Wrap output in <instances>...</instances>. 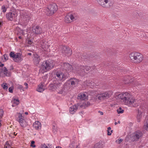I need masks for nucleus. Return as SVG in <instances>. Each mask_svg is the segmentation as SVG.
Returning <instances> with one entry per match:
<instances>
[{"label":"nucleus","mask_w":148,"mask_h":148,"mask_svg":"<svg viewBox=\"0 0 148 148\" xmlns=\"http://www.w3.org/2000/svg\"><path fill=\"white\" fill-rule=\"evenodd\" d=\"M118 97L127 105H129L134 107H137L139 105L137 103V100L132 97L130 95L125 92L119 94Z\"/></svg>","instance_id":"f257e3e1"},{"label":"nucleus","mask_w":148,"mask_h":148,"mask_svg":"<svg viewBox=\"0 0 148 148\" xmlns=\"http://www.w3.org/2000/svg\"><path fill=\"white\" fill-rule=\"evenodd\" d=\"M129 57L131 61L134 63H139L143 59L142 55L137 52H132L130 53Z\"/></svg>","instance_id":"f03ea898"},{"label":"nucleus","mask_w":148,"mask_h":148,"mask_svg":"<svg viewBox=\"0 0 148 148\" xmlns=\"http://www.w3.org/2000/svg\"><path fill=\"white\" fill-rule=\"evenodd\" d=\"M54 65L52 61H44L41 65V69L44 72H46L51 69Z\"/></svg>","instance_id":"7ed1b4c3"},{"label":"nucleus","mask_w":148,"mask_h":148,"mask_svg":"<svg viewBox=\"0 0 148 148\" xmlns=\"http://www.w3.org/2000/svg\"><path fill=\"white\" fill-rule=\"evenodd\" d=\"M58 9L57 5L55 3H53L48 6L45 12L47 15L51 16L56 12Z\"/></svg>","instance_id":"20e7f679"},{"label":"nucleus","mask_w":148,"mask_h":148,"mask_svg":"<svg viewBox=\"0 0 148 148\" xmlns=\"http://www.w3.org/2000/svg\"><path fill=\"white\" fill-rule=\"evenodd\" d=\"M10 57L13 58V60L15 62H19L23 60V57L21 53H14L13 51L11 52L9 54Z\"/></svg>","instance_id":"39448f33"},{"label":"nucleus","mask_w":148,"mask_h":148,"mask_svg":"<svg viewBox=\"0 0 148 148\" xmlns=\"http://www.w3.org/2000/svg\"><path fill=\"white\" fill-rule=\"evenodd\" d=\"M98 3L102 7L108 8L113 4V0H97Z\"/></svg>","instance_id":"423d86ee"},{"label":"nucleus","mask_w":148,"mask_h":148,"mask_svg":"<svg viewBox=\"0 0 148 148\" xmlns=\"http://www.w3.org/2000/svg\"><path fill=\"white\" fill-rule=\"evenodd\" d=\"M76 15L75 13H69L64 18V21L66 23H71L76 20Z\"/></svg>","instance_id":"0eeeda50"},{"label":"nucleus","mask_w":148,"mask_h":148,"mask_svg":"<svg viewBox=\"0 0 148 148\" xmlns=\"http://www.w3.org/2000/svg\"><path fill=\"white\" fill-rule=\"evenodd\" d=\"M111 94L112 93L111 92L106 91L97 94L96 97L99 100H103L109 98Z\"/></svg>","instance_id":"6e6552de"},{"label":"nucleus","mask_w":148,"mask_h":148,"mask_svg":"<svg viewBox=\"0 0 148 148\" xmlns=\"http://www.w3.org/2000/svg\"><path fill=\"white\" fill-rule=\"evenodd\" d=\"M56 77H57V79L60 80H63L64 81L67 78V77L64 73L61 71H58L56 72L55 73Z\"/></svg>","instance_id":"1a4fd4ad"},{"label":"nucleus","mask_w":148,"mask_h":148,"mask_svg":"<svg viewBox=\"0 0 148 148\" xmlns=\"http://www.w3.org/2000/svg\"><path fill=\"white\" fill-rule=\"evenodd\" d=\"M32 30V33L35 35L40 34L42 32L41 28L38 26H33Z\"/></svg>","instance_id":"9d476101"},{"label":"nucleus","mask_w":148,"mask_h":148,"mask_svg":"<svg viewBox=\"0 0 148 148\" xmlns=\"http://www.w3.org/2000/svg\"><path fill=\"white\" fill-rule=\"evenodd\" d=\"M17 15V13L15 12L11 11L6 14V17L8 20L12 21L15 19Z\"/></svg>","instance_id":"9b49d317"},{"label":"nucleus","mask_w":148,"mask_h":148,"mask_svg":"<svg viewBox=\"0 0 148 148\" xmlns=\"http://www.w3.org/2000/svg\"><path fill=\"white\" fill-rule=\"evenodd\" d=\"M17 121L19 122L22 127H24L27 126L25 120L24 119V117L22 116V114L20 113H18V118Z\"/></svg>","instance_id":"f8f14e48"},{"label":"nucleus","mask_w":148,"mask_h":148,"mask_svg":"<svg viewBox=\"0 0 148 148\" xmlns=\"http://www.w3.org/2000/svg\"><path fill=\"white\" fill-rule=\"evenodd\" d=\"M62 48V52L64 53V55L67 56H70L71 55L72 53V51L69 47L65 46H63Z\"/></svg>","instance_id":"ddd939ff"},{"label":"nucleus","mask_w":148,"mask_h":148,"mask_svg":"<svg viewBox=\"0 0 148 148\" xmlns=\"http://www.w3.org/2000/svg\"><path fill=\"white\" fill-rule=\"evenodd\" d=\"M142 135L143 133L141 131L139 130L137 131L134 133L133 136L132 137L133 140L132 139V140L134 141H137Z\"/></svg>","instance_id":"4468645a"},{"label":"nucleus","mask_w":148,"mask_h":148,"mask_svg":"<svg viewBox=\"0 0 148 148\" xmlns=\"http://www.w3.org/2000/svg\"><path fill=\"white\" fill-rule=\"evenodd\" d=\"M63 69L68 71H71L73 70V68L71 65L68 63H63L61 65Z\"/></svg>","instance_id":"2eb2a0df"},{"label":"nucleus","mask_w":148,"mask_h":148,"mask_svg":"<svg viewBox=\"0 0 148 148\" xmlns=\"http://www.w3.org/2000/svg\"><path fill=\"white\" fill-rule=\"evenodd\" d=\"M46 89V87L44 82L41 83L39 84L37 89V90L39 92H42Z\"/></svg>","instance_id":"dca6fc26"},{"label":"nucleus","mask_w":148,"mask_h":148,"mask_svg":"<svg viewBox=\"0 0 148 148\" xmlns=\"http://www.w3.org/2000/svg\"><path fill=\"white\" fill-rule=\"evenodd\" d=\"M78 108V106L75 105L71 106L69 108V112L71 114H74Z\"/></svg>","instance_id":"f3484780"},{"label":"nucleus","mask_w":148,"mask_h":148,"mask_svg":"<svg viewBox=\"0 0 148 148\" xmlns=\"http://www.w3.org/2000/svg\"><path fill=\"white\" fill-rule=\"evenodd\" d=\"M87 98V96H86L85 93H81L78 94L77 96V99L81 100H85Z\"/></svg>","instance_id":"a211bd4d"},{"label":"nucleus","mask_w":148,"mask_h":148,"mask_svg":"<svg viewBox=\"0 0 148 148\" xmlns=\"http://www.w3.org/2000/svg\"><path fill=\"white\" fill-rule=\"evenodd\" d=\"M33 126L36 130H38L41 128V124L38 121H36L34 123Z\"/></svg>","instance_id":"6ab92c4d"},{"label":"nucleus","mask_w":148,"mask_h":148,"mask_svg":"<svg viewBox=\"0 0 148 148\" xmlns=\"http://www.w3.org/2000/svg\"><path fill=\"white\" fill-rule=\"evenodd\" d=\"M71 85L73 86H75L76 84H77L79 82L78 79L74 78H71L69 80Z\"/></svg>","instance_id":"aec40b11"},{"label":"nucleus","mask_w":148,"mask_h":148,"mask_svg":"<svg viewBox=\"0 0 148 148\" xmlns=\"http://www.w3.org/2000/svg\"><path fill=\"white\" fill-rule=\"evenodd\" d=\"M2 72L5 76L9 77L11 75V73L8 71L5 67H3Z\"/></svg>","instance_id":"412c9836"},{"label":"nucleus","mask_w":148,"mask_h":148,"mask_svg":"<svg viewBox=\"0 0 148 148\" xmlns=\"http://www.w3.org/2000/svg\"><path fill=\"white\" fill-rule=\"evenodd\" d=\"M40 58L37 54L35 55L34 59V62L36 65L38 64L40 62Z\"/></svg>","instance_id":"4be33fe9"},{"label":"nucleus","mask_w":148,"mask_h":148,"mask_svg":"<svg viewBox=\"0 0 148 148\" xmlns=\"http://www.w3.org/2000/svg\"><path fill=\"white\" fill-rule=\"evenodd\" d=\"M142 117V113L139 110H138L137 116V120L138 122H140Z\"/></svg>","instance_id":"5701e85b"},{"label":"nucleus","mask_w":148,"mask_h":148,"mask_svg":"<svg viewBox=\"0 0 148 148\" xmlns=\"http://www.w3.org/2000/svg\"><path fill=\"white\" fill-rule=\"evenodd\" d=\"M40 45L41 48L44 50H46L48 48V45L47 42H44L43 41L41 42Z\"/></svg>","instance_id":"b1692460"},{"label":"nucleus","mask_w":148,"mask_h":148,"mask_svg":"<svg viewBox=\"0 0 148 148\" xmlns=\"http://www.w3.org/2000/svg\"><path fill=\"white\" fill-rule=\"evenodd\" d=\"M90 69V67L89 66H81L80 67V69L82 72H85L86 71H88Z\"/></svg>","instance_id":"393cba45"},{"label":"nucleus","mask_w":148,"mask_h":148,"mask_svg":"<svg viewBox=\"0 0 148 148\" xmlns=\"http://www.w3.org/2000/svg\"><path fill=\"white\" fill-rule=\"evenodd\" d=\"M55 84L56 87V89H59L62 88V84L61 82L57 81L55 82Z\"/></svg>","instance_id":"a878e982"},{"label":"nucleus","mask_w":148,"mask_h":148,"mask_svg":"<svg viewBox=\"0 0 148 148\" xmlns=\"http://www.w3.org/2000/svg\"><path fill=\"white\" fill-rule=\"evenodd\" d=\"M144 127L146 130H148V117H146L145 118Z\"/></svg>","instance_id":"bb28decb"},{"label":"nucleus","mask_w":148,"mask_h":148,"mask_svg":"<svg viewBox=\"0 0 148 148\" xmlns=\"http://www.w3.org/2000/svg\"><path fill=\"white\" fill-rule=\"evenodd\" d=\"M49 89L50 90H54L56 89V87L55 85V83L54 84H50L49 86Z\"/></svg>","instance_id":"cd10ccee"},{"label":"nucleus","mask_w":148,"mask_h":148,"mask_svg":"<svg viewBox=\"0 0 148 148\" xmlns=\"http://www.w3.org/2000/svg\"><path fill=\"white\" fill-rule=\"evenodd\" d=\"M90 105V103L89 102H85L84 103H83L82 106H84V108H85L86 107H88ZM81 107H82V105H81Z\"/></svg>","instance_id":"c85d7f7f"},{"label":"nucleus","mask_w":148,"mask_h":148,"mask_svg":"<svg viewBox=\"0 0 148 148\" xmlns=\"http://www.w3.org/2000/svg\"><path fill=\"white\" fill-rule=\"evenodd\" d=\"M102 145L99 143L95 144L93 148H102Z\"/></svg>","instance_id":"c756f323"},{"label":"nucleus","mask_w":148,"mask_h":148,"mask_svg":"<svg viewBox=\"0 0 148 148\" xmlns=\"http://www.w3.org/2000/svg\"><path fill=\"white\" fill-rule=\"evenodd\" d=\"M11 146L8 141L5 142L4 145V148H10Z\"/></svg>","instance_id":"7c9ffc66"},{"label":"nucleus","mask_w":148,"mask_h":148,"mask_svg":"<svg viewBox=\"0 0 148 148\" xmlns=\"http://www.w3.org/2000/svg\"><path fill=\"white\" fill-rule=\"evenodd\" d=\"M1 86L5 90L7 89L8 88V86L6 83H3L1 84Z\"/></svg>","instance_id":"2f4dec72"},{"label":"nucleus","mask_w":148,"mask_h":148,"mask_svg":"<svg viewBox=\"0 0 148 148\" xmlns=\"http://www.w3.org/2000/svg\"><path fill=\"white\" fill-rule=\"evenodd\" d=\"M124 110L121 107H120L117 110V111L118 114L123 113L124 112Z\"/></svg>","instance_id":"473e14b6"},{"label":"nucleus","mask_w":148,"mask_h":148,"mask_svg":"<svg viewBox=\"0 0 148 148\" xmlns=\"http://www.w3.org/2000/svg\"><path fill=\"white\" fill-rule=\"evenodd\" d=\"M123 139L119 138L116 140V143L118 144H120L123 141Z\"/></svg>","instance_id":"72a5a7b5"},{"label":"nucleus","mask_w":148,"mask_h":148,"mask_svg":"<svg viewBox=\"0 0 148 148\" xmlns=\"http://www.w3.org/2000/svg\"><path fill=\"white\" fill-rule=\"evenodd\" d=\"M1 9L2 11L3 12L5 13L6 11L7 8L4 5H3L1 7Z\"/></svg>","instance_id":"f704fd0d"},{"label":"nucleus","mask_w":148,"mask_h":148,"mask_svg":"<svg viewBox=\"0 0 148 148\" xmlns=\"http://www.w3.org/2000/svg\"><path fill=\"white\" fill-rule=\"evenodd\" d=\"M24 20L26 21L27 22L30 19V16L28 15H26L25 16V18H24Z\"/></svg>","instance_id":"c9c22d12"},{"label":"nucleus","mask_w":148,"mask_h":148,"mask_svg":"<svg viewBox=\"0 0 148 148\" xmlns=\"http://www.w3.org/2000/svg\"><path fill=\"white\" fill-rule=\"evenodd\" d=\"M81 56V58L82 59H86L87 57V56L86 54H84V55H80Z\"/></svg>","instance_id":"e433bc0d"},{"label":"nucleus","mask_w":148,"mask_h":148,"mask_svg":"<svg viewBox=\"0 0 148 148\" xmlns=\"http://www.w3.org/2000/svg\"><path fill=\"white\" fill-rule=\"evenodd\" d=\"M13 102L14 103L16 104V105H18L19 103V101L18 99H14V100Z\"/></svg>","instance_id":"4c0bfd02"},{"label":"nucleus","mask_w":148,"mask_h":148,"mask_svg":"<svg viewBox=\"0 0 148 148\" xmlns=\"http://www.w3.org/2000/svg\"><path fill=\"white\" fill-rule=\"evenodd\" d=\"M35 143V141H32L31 142V146L33 147H35L36 145L34 144Z\"/></svg>","instance_id":"58836bf2"},{"label":"nucleus","mask_w":148,"mask_h":148,"mask_svg":"<svg viewBox=\"0 0 148 148\" xmlns=\"http://www.w3.org/2000/svg\"><path fill=\"white\" fill-rule=\"evenodd\" d=\"M17 88L19 89H20L21 90H22L23 91L24 90L23 87L21 85H18L17 86Z\"/></svg>","instance_id":"ea45409f"},{"label":"nucleus","mask_w":148,"mask_h":148,"mask_svg":"<svg viewBox=\"0 0 148 148\" xmlns=\"http://www.w3.org/2000/svg\"><path fill=\"white\" fill-rule=\"evenodd\" d=\"M3 111L2 110H0V117H2L3 115Z\"/></svg>","instance_id":"a19ab883"},{"label":"nucleus","mask_w":148,"mask_h":148,"mask_svg":"<svg viewBox=\"0 0 148 148\" xmlns=\"http://www.w3.org/2000/svg\"><path fill=\"white\" fill-rule=\"evenodd\" d=\"M42 148H47V145L45 144H42L41 145Z\"/></svg>","instance_id":"79ce46f5"},{"label":"nucleus","mask_w":148,"mask_h":148,"mask_svg":"<svg viewBox=\"0 0 148 148\" xmlns=\"http://www.w3.org/2000/svg\"><path fill=\"white\" fill-rule=\"evenodd\" d=\"M3 56H4V59L5 60H6L8 59V56L7 54H5Z\"/></svg>","instance_id":"37998d69"},{"label":"nucleus","mask_w":148,"mask_h":148,"mask_svg":"<svg viewBox=\"0 0 148 148\" xmlns=\"http://www.w3.org/2000/svg\"><path fill=\"white\" fill-rule=\"evenodd\" d=\"M13 88L11 87H9L8 89L9 91V92H10V93L13 92Z\"/></svg>","instance_id":"c03bdc74"},{"label":"nucleus","mask_w":148,"mask_h":148,"mask_svg":"<svg viewBox=\"0 0 148 148\" xmlns=\"http://www.w3.org/2000/svg\"><path fill=\"white\" fill-rule=\"evenodd\" d=\"M125 80H124V82H125L124 83L125 84H128L129 83V79H127L126 80V81H125Z\"/></svg>","instance_id":"a18cd8bd"},{"label":"nucleus","mask_w":148,"mask_h":148,"mask_svg":"<svg viewBox=\"0 0 148 148\" xmlns=\"http://www.w3.org/2000/svg\"><path fill=\"white\" fill-rule=\"evenodd\" d=\"M24 85L26 86L25 88L26 89H27L28 88V84L26 83H25L24 84Z\"/></svg>","instance_id":"49530a36"},{"label":"nucleus","mask_w":148,"mask_h":148,"mask_svg":"<svg viewBox=\"0 0 148 148\" xmlns=\"http://www.w3.org/2000/svg\"><path fill=\"white\" fill-rule=\"evenodd\" d=\"M74 142H73L71 144H70V146H71V145H72V147H75V146L73 145V143Z\"/></svg>","instance_id":"de8ad7c7"},{"label":"nucleus","mask_w":148,"mask_h":148,"mask_svg":"<svg viewBox=\"0 0 148 148\" xmlns=\"http://www.w3.org/2000/svg\"><path fill=\"white\" fill-rule=\"evenodd\" d=\"M98 112L99 113H100V114L101 115H102L103 114V112L101 111H99Z\"/></svg>","instance_id":"09e8293b"},{"label":"nucleus","mask_w":148,"mask_h":148,"mask_svg":"<svg viewBox=\"0 0 148 148\" xmlns=\"http://www.w3.org/2000/svg\"><path fill=\"white\" fill-rule=\"evenodd\" d=\"M28 43L29 44H31L32 43V41L31 40H29L28 42Z\"/></svg>","instance_id":"8fccbe9b"},{"label":"nucleus","mask_w":148,"mask_h":148,"mask_svg":"<svg viewBox=\"0 0 148 148\" xmlns=\"http://www.w3.org/2000/svg\"><path fill=\"white\" fill-rule=\"evenodd\" d=\"M107 132H108V135L110 136V135H111V132H110V131H109V130L108 131H107Z\"/></svg>","instance_id":"3c124183"},{"label":"nucleus","mask_w":148,"mask_h":148,"mask_svg":"<svg viewBox=\"0 0 148 148\" xmlns=\"http://www.w3.org/2000/svg\"><path fill=\"white\" fill-rule=\"evenodd\" d=\"M4 66V64L1 63L0 62V67H3Z\"/></svg>","instance_id":"603ef678"},{"label":"nucleus","mask_w":148,"mask_h":148,"mask_svg":"<svg viewBox=\"0 0 148 148\" xmlns=\"http://www.w3.org/2000/svg\"><path fill=\"white\" fill-rule=\"evenodd\" d=\"M13 67L12 66H11L10 67V70H13Z\"/></svg>","instance_id":"864d4df0"},{"label":"nucleus","mask_w":148,"mask_h":148,"mask_svg":"<svg viewBox=\"0 0 148 148\" xmlns=\"http://www.w3.org/2000/svg\"><path fill=\"white\" fill-rule=\"evenodd\" d=\"M111 129V128L110 127H108V130L107 131H108V130L109 131H110V130Z\"/></svg>","instance_id":"5fc2aeb1"},{"label":"nucleus","mask_w":148,"mask_h":148,"mask_svg":"<svg viewBox=\"0 0 148 148\" xmlns=\"http://www.w3.org/2000/svg\"><path fill=\"white\" fill-rule=\"evenodd\" d=\"M53 131L55 132L56 131V129L55 128H54L53 127Z\"/></svg>","instance_id":"6e6d98bb"},{"label":"nucleus","mask_w":148,"mask_h":148,"mask_svg":"<svg viewBox=\"0 0 148 148\" xmlns=\"http://www.w3.org/2000/svg\"><path fill=\"white\" fill-rule=\"evenodd\" d=\"M56 148H62L60 146H57L56 147Z\"/></svg>","instance_id":"4d7b16f0"},{"label":"nucleus","mask_w":148,"mask_h":148,"mask_svg":"<svg viewBox=\"0 0 148 148\" xmlns=\"http://www.w3.org/2000/svg\"><path fill=\"white\" fill-rule=\"evenodd\" d=\"M28 55L29 56H31L32 55V53H28Z\"/></svg>","instance_id":"13d9d810"},{"label":"nucleus","mask_w":148,"mask_h":148,"mask_svg":"<svg viewBox=\"0 0 148 148\" xmlns=\"http://www.w3.org/2000/svg\"><path fill=\"white\" fill-rule=\"evenodd\" d=\"M28 114V112H25V114L27 115V114Z\"/></svg>","instance_id":"bf43d9fd"},{"label":"nucleus","mask_w":148,"mask_h":148,"mask_svg":"<svg viewBox=\"0 0 148 148\" xmlns=\"http://www.w3.org/2000/svg\"><path fill=\"white\" fill-rule=\"evenodd\" d=\"M2 25V22H0V26H1Z\"/></svg>","instance_id":"052dcab7"},{"label":"nucleus","mask_w":148,"mask_h":148,"mask_svg":"<svg viewBox=\"0 0 148 148\" xmlns=\"http://www.w3.org/2000/svg\"><path fill=\"white\" fill-rule=\"evenodd\" d=\"M18 38L20 39H21L22 38V37L21 36H19L18 37Z\"/></svg>","instance_id":"680f3d73"},{"label":"nucleus","mask_w":148,"mask_h":148,"mask_svg":"<svg viewBox=\"0 0 148 148\" xmlns=\"http://www.w3.org/2000/svg\"><path fill=\"white\" fill-rule=\"evenodd\" d=\"M14 135H15V136H16L17 134V133H16V134H15V132H14Z\"/></svg>","instance_id":"e2e57ef3"},{"label":"nucleus","mask_w":148,"mask_h":148,"mask_svg":"<svg viewBox=\"0 0 148 148\" xmlns=\"http://www.w3.org/2000/svg\"><path fill=\"white\" fill-rule=\"evenodd\" d=\"M114 124L115 125H116L117 124V123L116 122H115Z\"/></svg>","instance_id":"0e129e2a"},{"label":"nucleus","mask_w":148,"mask_h":148,"mask_svg":"<svg viewBox=\"0 0 148 148\" xmlns=\"http://www.w3.org/2000/svg\"><path fill=\"white\" fill-rule=\"evenodd\" d=\"M76 148H79V147L77 146L76 147Z\"/></svg>","instance_id":"69168bd1"},{"label":"nucleus","mask_w":148,"mask_h":148,"mask_svg":"<svg viewBox=\"0 0 148 148\" xmlns=\"http://www.w3.org/2000/svg\"><path fill=\"white\" fill-rule=\"evenodd\" d=\"M118 123H120V121H118Z\"/></svg>","instance_id":"338daca9"},{"label":"nucleus","mask_w":148,"mask_h":148,"mask_svg":"<svg viewBox=\"0 0 148 148\" xmlns=\"http://www.w3.org/2000/svg\"><path fill=\"white\" fill-rule=\"evenodd\" d=\"M111 131V133H112V132H113V130H111V131Z\"/></svg>","instance_id":"774afa93"}]
</instances>
